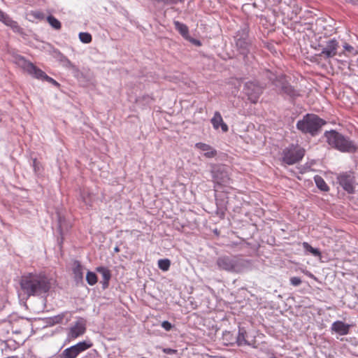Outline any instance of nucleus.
Here are the masks:
<instances>
[{"mask_svg": "<svg viewBox=\"0 0 358 358\" xmlns=\"http://www.w3.org/2000/svg\"><path fill=\"white\" fill-rule=\"evenodd\" d=\"M20 285L27 297L47 293L50 289V282L43 273H28L21 276Z\"/></svg>", "mask_w": 358, "mask_h": 358, "instance_id": "f257e3e1", "label": "nucleus"}, {"mask_svg": "<svg viewBox=\"0 0 358 358\" xmlns=\"http://www.w3.org/2000/svg\"><path fill=\"white\" fill-rule=\"evenodd\" d=\"M306 154V150L299 144H290L280 153V161L283 166H290L300 162Z\"/></svg>", "mask_w": 358, "mask_h": 358, "instance_id": "f03ea898", "label": "nucleus"}, {"mask_svg": "<svg viewBox=\"0 0 358 358\" xmlns=\"http://www.w3.org/2000/svg\"><path fill=\"white\" fill-rule=\"evenodd\" d=\"M325 124V121L315 114H307L296 123V128L304 134L315 136L321 127Z\"/></svg>", "mask_w": 358, "mask_h": 358, "instance_id": "7ed1b4c3", "label": "nucleus"}, {"mask_svg": "<svg viewBox=\"0 0 358 358\" xmlns=\"http://www.w3.org/2000/svg\"><path fill=\"white\" fill-rule=\"evenodd\" d=\"M324 136L329 145L341 152H353L356 149L349 138L334 130L326 131Z\"/></svg>", "mask_w": 358, "mask_h": 358, "instance_id": "20e7f679", "label": "nucleus"}, {"mask_svg": "<svg viewBox=\"0 0 358 358\" xmlns=\"http://www.w3.org/2000/svg\"><path fill=\"white\" fill-rule=\"evenodd\" d=\"M241 260L237 257L222 256L217 260V265L220 269L230 272H240L241 269Z\"/></svg>", "mask_w": 358, "mask_h": 358, "instance_id": "39448f33", "label": "nucleus"}, {"mask_svg": "<svg viewBox=\"0 0 358 358\" xmlns=\"http://www.w3.org/2000/svg\"><path fill=\"white\" fill-rule=\"evenodd\" d=\"M20 65L22 68L27 71L29 74L31 75L36 79L44 80L47 74L36 66L33 63L24 59L23 57L20 59Z\"/></svg>", "mask_w": 358, "mask_h": 358, "instance_id": "423d86ee", "label": "nucleus"}, {"mask_svg": "<svg viewBox=\"0 0 358 358\" xmlns=\"http://www.w3.org/2000/svg\"><path fill=\"white\" fill-rule=\"evenodd\" d=\"M235 41L240 53L246 55L249 52L250 46L248 33L244 30L238 31L235 36Z\"/></svg>", "mask_w": 358, "mask_h": 358, "instance_id": "0eeeda50", "label": "nucleus"}, {"mask_svg": "<svg viewBox=\"0 0 358 358\" xmlns=\"http://www.w3.org/2000/svg\"><path fill=\"white\" fill-rule=\"evenodd\" d=\"M244 92L250 102L256 103L262 94V87L253 82H248L245 85Z\"/></svg>", "mask_w": 358, "mask_h": 358, "instance_id": "6e6552de", "label": "nucleus"}, {"mask_svg": "<svg viewBox=\"0 0 358 358\" xmlns=\"http://www.w3.org/2000/svg\"><path fill=\"white\" fill-rule=\"evenodd\" d=\"M338 48V41L335 38L330 39L326 42L325 46L322 49L319 56L326 59L332 58L337 55Z\"/></svg>", "mask_w": 358, "mask_h": 358, "instance_id": "1a4fd4ad", "label": "nucleus"}, {"mask_svg": "<svg viewBox=\"0 0 358 358\" xmlns=\"http://www.w3.org/2000/svg\"><path fill=\"white\" fill-rule=\"evenodd\" d=\"M340 185L348 193L354 192L355 177L352 173H344L338 176Z\"/></svg>", "mask_w": 358, "mask_h": 358, "instance_id": "9d476101", "label": "nucleus"}, {"mask_svg": "<svg viewBox=\"0 0 358 358\" xmlns=\"http://www.w3.org/2000/svg\"><path fill=\"white\" fill-rule=\"evenodd\" d=\"M86 331V324L83 320H78L69 330L68 338L74 340L76 338L83 335Z\"/></svg>", "mask_w": 358, "mask_h": 358, "instance_id": "9b49d317", "label": "nucleus"}, {"mask_svg": "<svg viewBox=\"0 0 358 358\" xmlns=\"http://www.w3.org/2000/svg\"><path fill=\"white\" fill-rule=\"evenodd\" d=\"M274 85L276 87H278L282 92L290 96H294L296 95V91L290 85H289L284 76H281L277 78L274 81Z\"/></svg>", "mask_w": 358, "mask_h": 358, "instance_id": "f8f14e48", "label": "nucleus"}, {"mask_svg": "<svg viewBox=\"0 0 358 358\" xmlns=\"http://www.w3.org/2000/svg\"><path fill=\"white\" fill-rule=\"evenodd\" d=\"M0 21L5 25L10 27L14 32L22 33V29L16 21H14L7 14L0 10Z\"/></svg>", "mask_w": 358, "mask_h": 358, "instance_id": "ddd939ff", "label": "nucleus"}, {"mask_svg": "<svg viewBox=\"0 0 358 358\" xmlns=\"http://www.w3.org/2000/svg\"><path fill=\"white\" fill-rule=\"evenodd\" d=\"M350 327V324L338 320L331 324V329L341 336H345L349 334Z\"/></svg>", "mask_w": 358, "mask_h": 358, "instance_id": "4468645a", "label": "nucleus"}, {"mask_svg": "<svg viewBox=\"0 0 358 358\" xmlns=\"http://www.w3.org/2000/svg\"><path fill=\"white\" fill-rule=\"evenodd\" d=\"M211 123L215 129H219L220 127H221V129L224 132H227L229 129L228 126L224 122L222 115L218 111H216L214 113V116L211 119Z\"/></svg>", "mask_w": 358, "mask_h": 358, "instance_id": "2eb2a0df", "label": "nucleus"}, {"mask_svg": "<svg viewBox=\"0 0 358 358\" xmlns=\"http://www.w3.org/2000/svg\"><path fill=\"white\" fill-rule=\"evenodd\" d=\"M195 147L204 152V156L207 158H213L217 155V150L213 149L210 145L204 143H197Z\"/></svg>", "mask_w": 358, "mask_h": 358, "instance_id": "dca6fc26", "label": "nucleus"}, {"mask_svg": "<svg viewBox=\"0 0 358 358\" xmlns=\"http://www.w3.org/2000/svg\"><path fill=\"white\" fill-rule=\"evenodd\" d=\"M73 273L76 282H81L83 278V267L78 261H75L73 264Z\"/></svg>", "mask_w": 358, "mask_h": 358, "instance_id": "f3484780", "label": "nucleus"}, {"mask_svg": "<svg viewBox=\"0 0 358 358\" xmlns=\"http://www.w3.org/2000/svg\"><path fill=\"white\" fill-rule=\"evenodd\" d=\"M176 29L180 33V34L185 38H189V33L188 27L179 21H174L173 22Z\"/></svg>", "mask_w": 358, "mask_h": 358, "instance_id": "a211bd4d", "label": "nucleus"}, {"mask_svg": "<svg viewBox=\"0 0 358 358\" xmlns=\"http://www.w3.org/2000/svg\"><path fill=\"white\" fill-rule=\"evenodd\" d=\"M96 271L99 273H101L103 277V279L104 280V285H105L104 287H107L108 285V282L111 278L110 271L108 268L103 267V266L98 267L96 268Z\"/></svg>", "mask_w": 358, "mask_h": 358, "instance_id": "6ab92c4d", "label": "nucleus"}, {"mask_svg": "<svg viewBox=\"0 0 358 358\" xmlns=\"http://www.w3.org/2000/svg\"><path fill=\"white\" fill-rule=\"evenodd\" d=\"M93 343L91 341H82L74 345L73 347L76 352L79 355L80 352L85 351L86 350L92 348Z\"/></svg>", "mask_w": 358, "mask_h": 358, "instance_id": "aec40b11", "label": "nucleus"}, {"mask_svg": "<svg viewBox=\"0 0 358 358\" xmlns=\"http://www.w3.org/2000/svg\"><path fill=\"white\" fill-rule=\"evenodd\" d=\"M314 180L316 184V186L323 192H328L329 190V187L324 181V180L320 176H315L314 177Z\"/></svg>", "mask_w": 358, "mask_h": 358, "instance_id": "412c9836", "label": "nucleus"}, {"mask_svg": "<svg viewBox=\"0 0 358 358\" xmlns=\"http://www.w3.org/2000/svg\"><path fill=\"white\" fill-rule=\"evenodd\" d=\"M78 355L73 345L65 349L62 353V358H76Z\"/></svg>", "mask_w": 358, "mask_h": 358, "instance_id": "4be33fe9", "label": "nucleus"}, {"mask_svg": "<svg viewBox=\"0 0 358 358\" xmlns=\"http://www.w3.org/2000/svg\"><path fill=\"white\" fill-rule=\"evenodd\" d=\"M303 248L305 249V250L309 252L315 257H321V252L320 251L317 249L313 248L308 243L303 242Z\"/></svg>", "mask_w": 358, "mask_h": 358, "instance_id": "5701e85b", "label": "nucleus"}, {"mask_svg": "<svg viewBox=\"0 0 358 358\" xmlns=\"http://www.w3.org/2000/svg\"><path fill=\"white\" fill-rule=\"evenodd\" d=\"M170 266L171 262L169 259H162L158 261L159 268L164 271H168L170 268Z\"/></svg>", "mask_w": 358, "mask_h": 358, "instance_id": "b1692460", "label": "nucleus"}, {"mask_svg": "<svg viewBox=\"0 0 358 358\" xmlns=\"http://www.w3.org/2000/svg\"><path fill=\"white\" fill-rule=\"evenodd\" d=\"M48 23L55 29H59L61 28L60 22L56 19L54 16L50 15L47 17Z\"/></svg>", "mask_w": 358, "mask_h": 358, "instance_id": "393cba45", "label": "nucleus"}, {"mask_svg": "<svg viewBox=\"0 0 358 358\" xmlns=\"http://www.w3.org/2000/svg\"><path fill=\"white\" fill-rule=\"evenodd\" d=\"M86 280L90 285H94L97 282V276L94 273L88 271L86 275Z\"/></svg>", "mask_w": 358, "mask_h": 358, "instance_id": "a878e982", "label": "nucleus"}, {"mask_svg": "<svg viewBox=\"0 0 358 358\" xmlns=\"http://www.w3.org/2000/svg\"><path fill=\"white\" fill-rule=\"evenodd\" d=\"M80 40L85 43H89L92 41V37L90 34L87 32H81L79 34Z\"/></svg>", "mask_w": 358, "mask_h": 358, "instance_id": "bb28decb", "label": "nucleus"}, {"mask_svg": "<svg viewBox=\"0 0 358 358\" xmlns=\"http://www.w3.org/2000/svg\"><path fill=\"white\" fill-rule=\"evenodd\" d=\"M246 332L243 329H240L237 337V342L238 345L246 344L247 341L245 339Z\"/></svg>", "mask_w": 358, "mask_h": 358, "instance_id": "cd10ccee", "label": "nucleus"}, {"mask_svg": "<svg viewBox=\"0 0 358 358\" xmlns=\"http://www.w3.org/2000/svg\"><path fill=\"white\" fill-rule=\"evenodd\" d=\"M30 15H31L34 18L39 20H42L45 17L44 14L40 11H32L30 13Z\"/></svg>", "mask_w": 358, "mask_h": 358, "instance_id": "c85d7f7f", "label": "nucleus"}, {"mask_svg": "<svg viewBox=\"0 0 358 358\" xmlns=\"http://www.w3.org/2000/svg\"><path fill=\"white\" fill-rule=\"evenodd\" d=\"M343 48H344L345 51H346L347 52H348L350 54H354L355 52L354 47L348 43H345L343 45Z\"/></svg>", "mask_w": 358, "mask_h": 358, "instance_id": "c756f323", "label": "nucleus"}, {"mask_svg": "<svg viewBox=\"0 0 358 358\" xmlns=\"http://www.w3.org/2000/svg\"><path fill=\"white\" fill-rule=\"evenodd\" d=\"M290 283L293 286H299L301 283V280L299 277H292L290 278Z\"/></svg>", "mask_w": 358, "mask_h": 358, "instance_id": "7c9ffc66", "label": "nucleus"}, {"mask_svg": "<svg viewBox=\"0 0 358 358\" xmlns=\"http://www.w3.org/2000/svg\"><path fill=\"white\" fill-rule=\"evenodd\" d=\"M64 315L63 314L58 315L52 317L53 323L55 324H59L61 323L64 320Z\"/></svg>", "mask_w": 358, "mask_h": 358, "instance_id": "2f4dec72", "label": "nucleus"}, {"mask_svg": "<svg viewBox=\"0 0 358 358\" xmlns=\"http://www.w3.org/2000/svg\"><path fill=\"white\" fill-rule=\"evenodd\" d=\"M45 81H47L48 83H51L52 85L56 86V87H59V84L57 81H56L55 79H53L52 78L48 76L47 75V76L45 77Z\"/></svg>", "mask_w": 358, "mask_h": 358, "instance_id": "473e14b6", "label": "nucleus"}, {"mask_svg": "<svg viewBox=\"0 0 358 358\" xmlns=\"http://www.w3.org/2000/svg\"><path fill=\"white\" fill-rule=\"evenodd\" d=\"M162 327L166 331H170L172 329V324L169 321H164V322H162Z\"/></svg>", "mask_w": 358, "mask_h": 358, "instance_id": "72a5a7b5", "label": "nucleus"}, {"mask_svg": "<svg viewBox=\"0 0 358 358\" xmlns=\"http://www.w3.org/2000/svg\"><path fill=\"white\" fill-rule=\"evenodd\" d=\"M186 40L189 41V42H191L192 43H193L197 46L201 45V42L199 40L194 39V38H192L190 36H189V38H187Z\"/></svg>", "mask_w": 358, "mask_h": 358, "instance_id": "f704fd0d", "label": "nucleus"}, {"mask_svg": "<svg viewBox=\"0 0 358 358\" xmlns=\"http://www.w3.org/2000/svg\"><path fill=\"white\" fill-rule=\"evenodd\" d=\"M162 351L169 355L176 354L177 352L176 350L171 349V348H163Z\"/></svg>", "mask_w": 358, "mask_h": 358, "instance_id": "c9c22d12", "label": "nucleus"}, {"mask_svg": "<svg viewBox=\"0 0 358 358\" xmlns=\"http://www.w3.org/2000/svg\"><path fill=\"white\" fill-rule=\"evenodd\" d=\"M303 273L308 275L309 278H313V279H316L315 276L311 273L310 272L308 271H303Z\"/></svg>", "mask_w": 358, "mask_h": 358, "instance_id": "e433bc0d", "label": "nucleus"}, {"mask_svg": "<svg viewBox=\"0 0 358 358\" xmlns=\"http://www.w3.org/2000/svg\"><path fill=\"white\" fill-rule=\"evenodd\" d=\"M115 251H117V252H118V251H119L118 248H115Z\"/></svg>", "mask_w": 358, "mask_h": 358, "instance_id": "4c0bfd02", "label": "nucleus"}]
</instances>
